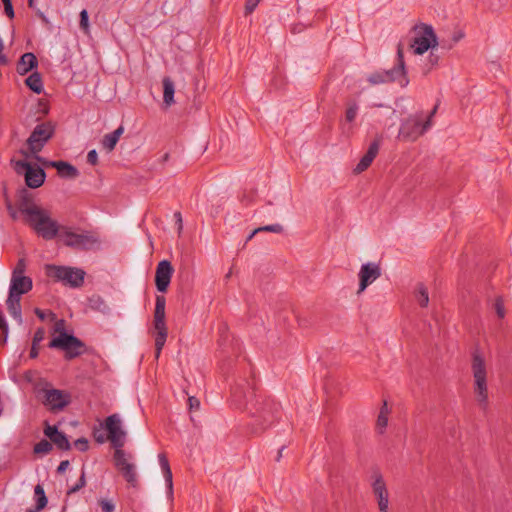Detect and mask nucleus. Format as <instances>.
I'll list each match as a JSON object with an SVG mask.
<instances>
[{"label":"nucleus","mask_w":512,"mask_h":512,"mask_svg":"<svg viewBox=\"0 0 512 512\" xmlns=\"http://www.w3.org/2000/svg\"><path fill=\"white\" fill-rule=\"evenodd\" d=\"M463 36H464V35H463V33H458L457 35H455V36H454L453 40H454L455 42H457V41H459L460 39H462V38H463Z\"/></svg>","instance_id":"338daca9"},{"label":"nucleus","mask_w":512,"mask_h":512,"mask_svg":"<svg viewBox=\"0 0 512 512\" xmlns=\"http://www.w3.org/2000/svg\"><path fill=\"white\" fill-rule=\"evenodd\" d=\"M131 458L132 456L126 454L124 450H115L113 454V461L117 470L130 486L136 487L138 483L136 467L133 463L129 462Z\"/></svg>","instance_id":"ddd939ff"},{"label":"nucleus","mask_w":512,"mask_h":512,"mask_svg":"<svg viewBox=\"0 0 512 512\" xmlns=\"http://www.w3.org/2000/svg\"><path fill=\"white\" fill-rule=\"evenodd\" d=\"M6 306L9 314L19 323L23 322L22 309H21V297L15 296L14 294L8 293L6 300Z\"/></svg>","instance_id":"5701e85b"},{"label":"nucleus","mask_w":512,"mask_h":512,"mask_svg":"<svg viewBox=\"0 0 512 512\" xmlns=\"http://www.w3.org/2000/svg\"><path fill=\"white\" fill-rule=\"evenodd\" d=\"M38 67V59L32 52L24 53L17 62L16 71L19 75H26Z\"/></svg>","instance_id":"412c9836"},{"label":"nucleus","mask_w":512,"mask_h":512,"mask_svg":"<svg viewBox=\"0 0 512 512\" xmlns=\"http://www.w3.org/2000/svg\"><path fill=\"white\" fill-rule=\"evenodd\" d=\"M188 405H189L190 411H196L200 407V401L198 398H196L194 396H190L188 398Z\"/></svg>","instance_id":"de8ad7c7"},{"label":"nucleus","mask_w":512,"mask_h":512,"mask_svg":"<svg viewBox=\"0 0 512 512\" xmlns=\"http://www.w3.org/2000/svg\"><path fill=\"white\" fill-rule=\"evenodd\" d=\"M17 205L19 211L27 216V222L35 216V214L31 213L32 211L35 212L43 210V208L37 206L33 202L32 197L26 190H23Z\"/></svg>","instance_id":"aec40b11"},{"label":"nucleus","mask_w":512,"mask_h":512,"mask_svg":"<svg viewBox=\"0 0 512 512\" xmlns=\"http://www.w3.org/2000/svg\"><path fill=\"white\" fill-rule=\"evenodd\" d=\"M438 109V105H435L434 108L430 111V113L427 115L426 119L425 120H430V122L432 123V118L433 116L435 115L436 111Z\"/></svg>","instance_id":"052dcab7"},{"label":"nucleus","mask_w":512,"mask_h":512,"mask_svg":"<svg viewBox=\"0 0 512 512\" xmlns=\"http://www.w3.org/2000/svg\"><path fill=\"white\" fill-rule=\"evenodd\" d=\"M373 162V159L367 156L366 154L360 159L359 163L355 167L354 171L356 173H361L365 171Z\"/></svg>","instance_id":"4c0bfd02"},{"label":"nucleus","mask_w":512,"mask_h":512,"mask_svg":"<svg viewBox=\"0 0 512 512\" xmlns=\"http://www.w3.org/2000/svg\"><path fill=\"white\" fill-rule=\"evenodd\" d=\"M0 330L4 334V341H7L8 333H9V326H8L5 316L1 310H0Z\"/></svg>","instance_id":"79ce46f5"},{"label":"nucleus","mask_w":512,"mask_h":512,"mask_svg":"<svg viewBox=\"0 0 512 512\" xmlns=\"http://www.w3.org/2000/svg\"><path fill=\"white\" fill-rule=\"evenodd\" d=\"M415 299L421 307H427L429 303L428 290L423 283H418L414 291Z\"/></svg>","instance_id":"2f4dec72"},{"label":"nucleus","mask_w":512,"mask_h":512,"mask_svg":"<svg viewBox=\"0 0 512 512\" xmlns=\"http://www.w3.org/2000/svg\"><path fill=\"white\" fill-rule=\"evenodd\" d=\"M7 209H8V211H9V214H10L11 218H12L13 220H16V219H17V217H18V215H17V212H16V211L13 209V207L11 206V204H8V205H7Z\"/></svg>","instance_id":"4d7b16f0"},{"label":"nucleus","mask_w":512,"mask_h":512,"mask_svg":"<svg viewBox=\"0 0 512 512\" xmlns=\"http://www.w3.org/2000/svg\"><path fill=\"white\" fill-rule=\"evenodd\" d=\"M74 445L75 447L81 451V452H85L88 450L89 448V442L86 438L84 437H81V438H78L75 442H74Z\"/></svg>","instance_id":"37998d69"},{"label":"nucleus","mask_w":512,"mask_h":512,"mask_svg":"<svg viewBox=\"0 0 512 512\" xmlns=\"http://www.w3.org/2000/svg\"><path fill=\"white\" fill-rule=\"evenodd\" d=\"M359 106L355 101H349L345 110V121L352 123L358 115Z\"/></svg>","instance_id":"72a5a7b5"},{"label":"nucleus","mask_w":512,"mask_h":512,"mask_svg":"<svg viewBox=\"0 0 512 512\" xmlns=\"http://www.w3.org/2000/svg\"><path fill=\"white\" fill-rule=\"evenodd\" d=\"M70 463L68 460H63L60 462L59 466L57 467V473L63 474L69 467Z\"/></svg>","instance_id":"603ef678"},{"label":"nucleus","mask_w":512,"mask_h":512,"mask_svg":"<svg viewBox=\"0 0 512 512\" xmlns=\"http://www.w3.org/2000/svg\"><path fill=\"white\" fill-rule=\"evenodd\" d=\"M367 81L372 85L398 82L401 87H406L409 84V78L407 76L404 53L401 44H399L397 48V63L394 65V67L388 70H380L371 73L367 77Z\"/></svg>","instance_id":"20e7f679"},{"label":"nucleus","mask_w":512,"mask_h":512,"mask_svg":"<svg viewBox=\"0 0 512 512\" xmlns=\"http://www.w3.org/2000/svg\"><path fill=\"white\" fill-rule=\"evenodd\" d=\"M32 287L33 282L30 277L21 275V271L12 272L9 294H14L15 296L21 297L23 294L28 293Z\"/></svg>","instance_id":"a211bd4d"},{"label":"nucleus","mask_w":512,"mask_h":512,"mask_svg":"<svg viewBox=\"0 0 512 512\" xmlns=\"http://www.w3.org/2000/svg\"><path fill=\"white\" fill-rule=\"evenodd\" d=\"M165 306L166 299L162 295H157L155 300V310H154V329H162L167 328L165 322Z\"/></svg>","instance_id":"4be33fe9"},{"label":"nucleus","mask_w":512,"mask_h":512,"mask_svg":"<svg viewBox=\"0 0 512 512\" xmlns=\"http://www.w3.org/2000/svg\"><path fill=\"white\" fill-rule=\"evenodd\" d=\"M63 323V320L56 323L55 331L59 332V335L49 342L48 347L63 350L65 359L72 360L85 354L87 346L78 337L67 333L63 328Z\"/></svg>","instance_id":"7ed1b4c3"},{"label":"nucleus","mask_w":512,"mask_h":512,"mask_svg":"<svg viewBox=\"0 0 512 512\" xmlns=\"http://www.w3.org/2000/svg\"><path fill=\"white\" fill-rule=\"evenodd\" d=\"M431 127L430 120H424V113L417 112L407 117L400 126L398 138L415 141Z\"/></svg>","instance_id":"1a4fd4ad"},{"label":"nucleus","mask_w":512,"mask_h":512,"mask_svg":"<svg viewBox=\"0 0 512 512\" xmlns=\"http://www.w3.org/2000/svg\"><path fill=\"white\" fill-rule=\"evenodd\" d=\"M38 355H39V344L32 342L29 357L31 359H35L38 357Z\"/></svg>","instance_id":"3c124183"},{"label":"nucleus","mask_w":512,"mask_h":512,"mask_svg":"<svg viewBox=\"0 0 512 512\" xmlns=\"http://www.w3.org/2000/svg\"><path fill=\"white\" fill-rule=\"evenodd\" d=\"M168 159H169V153H165V154L163 155V157H162V161H163V162H166V161H168Z\"/></svg>","instance_id":"774afa93"},{"label":"nucleus","mask_w":512,"mask_h":512,"mask_svg":"<svg viewBox=\"0 0 512 512\" xmlns=\"http://www.w3.org/2000/svg\"><path fill=\"white\" fill-rule=\"evenodd\" d=\"M57 172L61 178L75 179L79 176V171L75 166L62 160L59 161Z\"/></svg>","instance_id":"cd10ccee"},{"label":"nucleus","mask_w":512,"mask_h":512,"mask_svg":"<svg viewBox=\"0 0 512 512\" xmlns=\"http://www.w3.org/2000/svg\"><path fill=\"white\" fill-rule=\"evenodd\" d=\"M260 1L261 0H247L246 4H245L246 12L247 13L253 12Z\"/></svg>","instance_id":"8fccbe9b"},{"label":"nucleus","mask_w":512,"mask_h":512,"mask_svg":"<svg viewBox=\"0 0 512 512\" xmlns=\"http://www.w3.org/2000/svg\"><path fill=\"white\" fill-rule=\"evenodd\" d=\"M45 338V329L43 327H39L33 336L32 342L40 344Z\"/></svg>","instance_id":"a18cd8bd"},{"label":"nucleus","mask_w":512,"mask_h":512,"mask_svg":"<svg viewBox=\"0 0 512 512\" xmlns=\"http://www.w3.org/2000/svg\"><path fill=\"white\" fill-rule=\"evenodd\" d=\"M55 133V125L50 122L37 124L26 143L32 154H38L45 144L53 137Z\"/></svg>","instance_id":"9b49d317"},{"label":"nucleus","mask_w":512,"mask_h":512,"mask_svg":"<svg viewBox=\"0 0 512 512\" xmlns=\"http://www.w3.org/2000/svg\"><path fill=\"white\" fill-rule=\"evenodd\" d=\"M53 449L51 441L46 439L40 440L34 445L33 451L35 454H47Z\"/></svg>","instance_id":"f704fd0d"},{"label":"nucleus","mask_w":512,"mask_h":512,"mask_svg":"<svg viewBox=\"0 0 512 512\" xmlns=\"http://www.w3.org/2000/svg\"><path fill=\"white\" fill-rule=\"evenodd\" d=\"M155 358L158 359L161 351L165 345L167 335H168V329L162 328V329H155Z\"/></svg>","instance_id":"7c9ffc66"},{"label":"nucleus","mask_w":512,"mask_h":512,"mask_svg":"<svg viewBox=\"0 0 512 512\" xmlns=\"http://www.w3.org/2000/svg\"><path fill=\"white\" fill-rule=\"evenodd\" d=\"M359 289L358 294L362 293L370 284L381 276V268L379 264L368 262L361 266L358 273Z\"/></svg>","instance_id":"dca6fc26"},{"label":"nucleus","mask_w":512,"mask_h":512,"mask_svg":"<svg viewBox=\"0 0 512 512\" xmlns=\"http://www.w3.org/2000/svg\"><path fill=\"white\" fill-rule=\"evenodd\" d=\"M439 56L436 55L433 51L430 52L428 56V62L431 64V67L438 64Z\"/></svg>","instance_id":"864d4df0"},{"label":"nucleus","mask_w":512,"mask_h":512,"mask_svg":"<svg viewBox=\"0 0 512 512\" xmlns=\"http://www.w3.org/2000/svg\"><path fill=\"white\" fill-rule=\"evenodd\" d=\"M35 159L40 162L43 166H45V161H48L47 159L39 156L38 154H34Z\"/></svg>","instance_id":"e2e57ef3"},{"label":"nucleus","mask_w":512,"mask_h":512,"mask_svg":"<svg viewBox=\"0 0 512 512\" xmlns=\"http://www.w3.org/2000/svg\"><path fill=\"white\" fill-rule=\"evenodd\" d=\"M85 485H86V475H85L84 468H82V472H81V475H80L77 483L68 489L67 495H71V494L77 493Z\"/></svg>","instance_id":"e433bc0d"},{"label":"nucleus","mask_w":512,"mask_h":512,"mask_svg":"<svg viewBox=\"0 0 512 512\" xmlns=\"http://www.w3.org/2000/svg\"><path fill=\"white\" fill-rule=\"evenodd\" d=\"M259 232H273L279 234L283 232V226L280 224H271L254 229V233Z\"/></svg>","instance_id":"58836bf2"},{"label":"nucleus","mask_w":512,"mask_h":512,"mask_svg":"<svg viewBox=\"0 0 512 512\" xmlns=\"http://www.w3.org/2000/svg\"><path fill=\"white\" fill-rule=\"evenodd\" d=\"M388 413L389 411L387 407V402L384 401L377 419V428L379 430V433H383L384 429L387 427Z\"/></svg>","instance_id":"473e14b6"},{"label":"nucleus","mask_w":512,"mask_h":512,"mask_svg":"<svg viewBox=\"0 0 512 512\" xmlns=\"http://www.w3.org/2000/svg\"><path fill=\"white\" fill-rule=\"evenodd\" d=\"M231 388L232 402L237 408L245 409L251 417L248 428L251 434L260 435L278 419L280 404L269 396L257 393L254 386L244 381Z\"/></svg>","instance_id":"f257e3e1"},{"label":"nucleus","mask_w":512,"mask_h":512,"mask_svg":"<svg viewBox=\"0 0 512 512\" xmlns=\"http://www.w3.org/2000/svg\"><path fill=\"white\" fill-rule=\"evenodd\" d=\"M31 213L35 216L28 221V224L39 237L47 241L60 237L62 226L50 217L47 210L32 211Z\"/></svg>","instance_id":"423d86ee"},{"label":"nucleus","mask_w":512,"mask_h":512,"mask_svg":"<svg viewBox=\"0 0 512 512\" xmlns=\"http://www.w3.org/2000/svg\"><path fill=\"white\" fill-rule=\"evenodd\" d=\"M44 434L50 439L51 443L56 445L58 449L62 451H68L71 449V444L66 434L60 431L57 426H51L48 423H46V427L44 428Z\"/></svg>","instance_id":"6ab92c4d"},{"label":"nucleus","mask_w":512,"mask_h":512,"mask_svg":"<svg viewBox=\"0 0 512 512\" xmlns=\"http://www.w3.org/2000/svg\"><path fill=\"white\" fill-rule=\"evenodd\" d=\"M494 307H495V311H496L497 316L499 318H504V316H505V308H504V303H503L502 298L498 297L495 300Z\"/></svg>","instance_id":"a19ab883"},{"label":"nucleus","mask_w":512,"mask_h":512,"mask_svg":"<svg viewBox=\"0 0 512 512\" xmlns=\"http://www.w3.org/2000/svg\"><path fill=\"white\" fill-rule=\"evenodd\" d=\"M381 141H382L381 137H376L370 143V145H369V147H368V149H367L365 154L374 160L376 158L378 152H379Z\"/></svg>","instance_id":"c9c22d12"},{"label":"nucleus","mask_w":512,"mask_h":512,"mask_svg":"<svg viewBox=\"0 0 512 512\" xmlns=\"http://www.w3.org/2000/svg\"><path fill=\"white\" fill-rule=\"evenodd\" d=\"M25 261L24 259H20L17 263V266L16 268L14 269V271H21V275H24V271H25Z\"/></svg>","instance_id":"5fc2aeb1"},{"label":"nucleus","mask_w":512,"mask_h":512,"mask_svg":"<svg viewBox=\"0 0 512 512\" xmlns=\"http://www.w3.org/2000/svg\"><path fill=\"white\" fill-rule=\"evenodd\" d=\"M159 464L161 466L163 476L165 478L166 486L170 494L173 493V475L169 465V461L164 453L158 455Z\"/></svg>","instance_id":"393cba45"},{"label":"nucleus","mask_w":512,"mask_h":512,"mask_svg":"<svg viewBox=\"0 0 512 512\" xmlns=\"http://www.w3.org/2000/svg\"><path fill=\"white\" fill-rule=\"evenodd\" d=\"M472 372L474 378V393L477 401L486 406L488 401L487 371L485 360L478 350L472 354Z\"/></svg>","instance_id":"0eeeda50"},{"label":"nucleus","mask_w":512,"mask_h":512,"mask_svg":"<svg viewBox=\"0 0 512 512\" xmlns=\"http://www.w3.org/2000/svg\"><path fill=\"white\" fill-rule=\"evenodd\" d=\"M87 162L93 166L97 165L98 163V154L96 150H90L87 154Z\"/></svg>","instance_id":"09e8293b"},{"label":"nucleus","mask_w":512,"mask_h":512,"mask_svg":"<svg viewBox=\"0 0 512 512\" xmlns=\"http://www.w3.org/2000/svg\"><path fill=\"white\" fill-rule=\"evenodd\" d=\"M8 64V58L3 53H0V65L4 66Z\"/></svg>","instance_id":"680f3d73"},{"label":"nucleus","mask_w":512,"mask_h":512,"mask_svg":"<svg viewBox=\"0 0 512 512\" xmlns=\"http://www.w3.org/2000/svg\"><path fill=\"white\" fill-rule=\"evenodd\" d=\"M123 132H124V127L121 125L113 132L104 135V137L101 141L103 148L107 152L113 151L115 146L117 145L121 135L123 134Z\"/></svg>","instance_id":"b1692460"},{"label":"nucleus","mask_w":512,"mask_h":512,"mask_svg":"<svg viewBox=\"0 0 512 512\" xmlns=\"http://www.w3.org/2000/svg\"><path fill=\"white\" fill-rule=\"evenodd\" d=\"M99 505L101 507L102 512H114L115 510V505L108 500H101L99 502Z\"/></svg>","instance_id":"c03bdc74"},{"label":"nucleus","mask_w":512,"mask_h":512,"mask_svg":"<svg viewBox=\"0 0 512 512\" xmlns=\"http://www.w3.org/2000/svg\"><path fill=\"white\" fill-rule=\"evenodd\" d=\"M285 449V446H282L279 451H278V454H277V457H276V461H280L281 457H282V452L284 451Z\"/></svg>","instance_id":"69168bd1"},{"label":"nucleus","mask_w":512,"mask_h":512,"mask_svg":"<svg viewBox=\"0 0 512 512\" xmlns=\"http://www.w3.org/2000/svg\"><path fill=\"white\" fill-rule=\"evenodd\" d=\"M34 313L40 320L44 321L46 319L45 311L41 310L40 308H35Z\"/></svg>","instance_id":"6e6d98bb"},{"label":"nucleus","mask_w":512,"mask_h":512,"mask_svg":"<svg viewBox=\"0 0 512 512\" xmlns=\"http://www.w3.org/2000/svg\"><path fill=\"white\" fill-rule=\"evenodd\" d=\"M88 306L95 311L101 312L103 314H108L110 312V308L107 305L106 301L97 294H94L88 298Z\"/></svg>","instance_id":"c85d7f7f"},{"label":"nucleus","mask_w":512,"mask_h":512,"mask_svg":"<svg viewBox=\"0 0 512 512\" xmlns=\"http://www.w3.org/2000/svg\"><path fill=\"white\" fill-rule=\"evenodd\" d=\"M58 166H59V161H53V160L45 161V167H52V168L57 169Z\"/></svg>","instance_id":"13d9d810"},{"label":"nucleus","mask_w":512,"mask_h":512,"mask_svg":"<svg viewBox=\"0 0 512 512\" xmlns=\"http://www.w3.org/2000/svg\"><path fill=\"white\" fill-rule=\"evenodd\" d=\"M14 169L17 174H24L25 183L29 188H39L45 182L46 173L37 165H32L25 160H17L15 161Z\"/></svg>","instance_id":"f8f14e48"},{"label":"nucleus","mask_w":512,"mask_h":512,"mask_svg":"<svg viewBox=\"0 0 512 512\" xmlns=\"http://www.w3.org/2000/svg\"><path fill=\"white\" fill-rule=\"evenodd\" d=\"M3 5H4V12H5L6 16L10 19H13L15 16V12H14V8L12 5V0L3 3Z\"/></svg>","instance_id":"49530a36"},{"label":"nucleus","mask_w":512,"mask_h":512,"mask_svg":"<svg viewBox=\"0 0 512 512\" xmlns=\"http://www.w3.org/2000/svg\"><path fill=\"white\" fill-rule=\"evenodd\" d=\"M59 238L65 246L77 250H89L99 243V238L92 232L76 233L68 226H62Z\"/></svg>","instance_id":"9d476101"},{"label":"nucleus","mask_w":512,"mask_h":512,"mask_svg":"<svg viewBox=\"0 0 512 512\" xmlns=\"http://www.w3.org/2000/svg\"><path fill=\"white\" fill-rule=\"evenodd\" d=\"M412 30L415 37L412 39L410 47L413 48L414 54L422 55L438 45L437 35L432 25L419 23L414 25Z\"/></svg>","instance_id":"6e6552de"},{"label":"nucleus","mask_w":512,"mask_h":512,"mask_svg":"<svg viewBox=\"0 0 512 512\" xmlns=\"http://www.w3.org/2000/svg\"><path fill=\"white\" fill-rule=\"evenodd\" d=\"M26 86L36 94L43 92V80L39 72L35 71L30 74L25 80Z\"/></svg>","instance_id":"bb28decb"},{"label":"nucleus","mask_w":512,"mask_h":512,"mask_svg":"<svg viewBox=\"0 0 512 512\" xmlns=\"http://www.w3.org/2000/svg\"><path fill=\"white\" fill-rule=\"evenodd\" d=\"M46 275L55 282H60L71 288H80L84 284L85 271L81 268L47 264Z\"/></svg>","instance_id":"39448f33"},{"label":"nucleus","mask_w":512,"mask_h":512,"mask_svg":"<svg viewBox=\"0 0 512 512\" xmlns=\"http://www.w3.org/2000/svg\"><path fill=\"white\" fill-rule=\"evenodd\" d=\"M80 28L84 30L85 32L89 29V15L87 10L83 9L80 12V22H79Z\"/></svg>","instance_id":"ea45409f"},{"label":"nucleus","mask_w":512,"mask_h":512,"mask_svg":"<svg viewBox=\"0 0 512 512\" xmlns=\"http://www.w3.org/2000/svg\"><path fill=\"white\" fill-rule=\"evenodd\" d=\"M174 217L176 218V221L179 225V229L181 230L182 229V216H181V213L180 212H175L174 213Z\"/></svg>","instance_id":"bf43d9fd"},{"label":"nucleus","mask_w":512,"mask_h":512,"mask_svg":"<svg viewBox=\"0 0 512 512\" xmlns=\"http://www.w3.org/2000/svg\"><path fill=\"white\" fill-rule=\"evenodd\" d=\"M42 403L51 412L64 410L72 401L71 394L65 390L50 388L43 389Z\"/></svg>","instance_id":"4468645a"},{"label":"nucleus","mask_w":512,"mask_h":512,"mask_svg":"<svg viewBox=\"0 0 512 512\" xmlns=\"http://www.w3.org/2000/svg\"><path fill=\"white\" fill-rule=\"evenodd\" d=\"M37 16L42 19L44 22H48L47 20V17L45 16V14L43 12H41L40 10H37L36 12Z\"/></svg>","instance_id":"0e129e2a"},{"label":"nucleus","mask_w":512,"mask_h":512,"mask_svg":"<svg viewBox=\"0 0 512 512\" xmlns=\"http://www.w3.org/2000/svg\"><path fill=\"white\" fill-rule=\"evenodd\" d=\"M163 84V102L169 107L174 103L175 85L170 77H164Z\"/></svg>","instance_id":"a878e982"},{"label":"nucleus","mask_w":512,"mask_h":512,"mask_svg":"<svg viewBox=\"0 0 512 512\" xmlns=\"http://www.w3.org/2000/svg\"><path fill=\"white\" fill-rule=\"evenodd\" d=\"M172 264L168 260H162L158 263L155 273V285L159 292H166L171 282L173 274Z\"/></svg>","instance_id":"f3484780"},{"label":"nucleus","mask_w":512,"mask_h":512,"mask_svg":"<svg viewBox=\"0 0 512 512\" xmlns=\"http://www.w3.org/2000/svg\"><path fill=\"white\" fill-rule=\"evenodd\" d=\"M34 497H35V508L32 509L35 512H39L43 510L48 503L47 496L45 494L44 488L41 484H37L34 488Z\"/></svg>","instance_id":"c756f323"},{"label":"nucleus","mask_w":512,"mask_h":512,"mask_svg":"<svg viewBox=\"0 0 512 512\" xmlns=\"http://www.w3.org/2000/svg\"><path fill=\"white\" fill-rule=\"evenodd\" d=\"M94 440L103 444L110 441L115 450H123L126 443L127 432L123 429L122 419L119 414L114 413L107 416L99 427L93 429Z\"/></svg>","instance_id":"f03ea898"},{"label":"nucleus","mask_w":512,"mask_h":512,"mask_svg":"<svg viewBox=\"0 0 512 512\" xmlns=\"http://www.w3.org/2000/svg\"><path fill=\"white\" fill-rule=\"evenodd\" d=\"M372 478V490L377 499L379 511L388 512L389 494L382 474L379 471H374Z\"/></svg>","instance_id":"2eb2a0df"}]
</instances>
